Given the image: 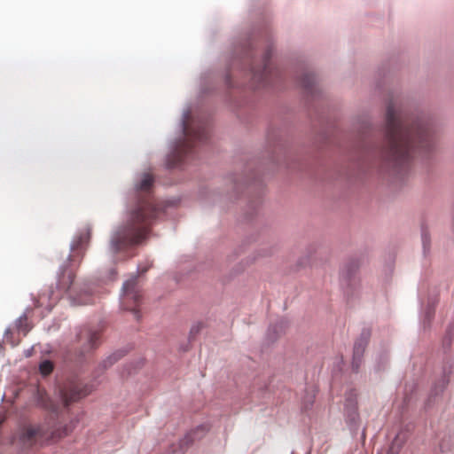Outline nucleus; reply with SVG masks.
<instances>
[{"instance_id":"f257e3e1","label":"nucleus","mask_w":454,"mask_h":454,"mask_svg":"<svg viewBox=\"0 0 454 454\" xmlns=\"http://www.w3.org/2000/svg\"><path fill=\"white\" fill-rule=\"evenodd\" d=\"M436 143V131L429 120L419 116L404 118L394 104L387 106L380 154L393 168L408 166L414 158L429 156Z\"/></svg>"},{"instance_id":"f03ea898","label":"nucleus","mask_w":454,"mask_h":454,"mask_svg":"<svg viewBox=\"0 0 454 454\" xmlns=\"http://www.w3.org/2000/svg\"><path fill=\"white\" fill-rule=\"evenodd\" d=\"M153 177L145 173L136 185L137 201L123 226L119 228L111 239V248L117 253L129 246L140 243L146 236L150 223L155 219L160 209L152 196Z\"/></svg>"},{"instance_id":"7ed1b4c3","label":"nucleus","mask_w":454,"mask_h":454,"mask_svg":"<svg viewBox=\"0 0 454 454\" xmlns=\"http://www.w3.org/2000/svg\"><path fill=\"white\" fill-rule=\"evenodd\" d=\"M73 428L72 422L67 424L51 417L49 421L43 425L24 427L20 434L19 441L24 448H31L37 443L58 441L68 435Z\"/></svg>"},{"instance_id":"20e7f679","label":"nucleus","mask_w":454,"mask_h":454,"mask_svg":"<svg viewBox=\"0 0 454 454\" xmlns=\"http://www.w3.org/2000/svg\"><path fill=\"white\" fill-rule=\"evenodd\" d=\"M90 239V229L86 228L81 231L78 235L74 238L71 245V254L68 257L70 266L67 268H62L61 273L59 277L58 286L63 293H70L73 303L74 305H85L90 303L89 301H82L77 299L72 295V286L74 278V268L79 265L82 259L84 256L87 246Z\"/></svg>"},{"instance_id":"39448f33","label":"nucleus","mask_w":454,"mask_h":454,"mask_svg":"<svg viewBox=\"0 0 454 454\" xmlns=\"http://www.w3.org/2000/svg\"><path fill=\"white\" fill-rule=\"evenodd\" d=\"M183 132L186 141L177 149L180 158L192 150V143L194 141L204 142L208 137L207 126L205 123H199L193 127L189 123L188 116H185L183 121Z\"/></svg>"},{"instance_id":"423d86ee","label":"nucleus","mask_w":454,"mask_h":454,"mask_svg":"<svg viewBox=\"0 0 454 454\" xmlns=\"http://www.w3.org/2000/svg\"><path fill=\"white\" fill-rule=\"evenodd\" d=\"M92 391V386L79 380H70L59 389V396L67 407L72 403L87 396Z\"/></svg>"},{"instance_id":"0eeeda50","label":"nucleus","mask_w":454,"mask_h":454,"mask_svg":"<svg viewBox=\"0 0 454 454\" xmlns=\"http://www.w3.org/2000/svg\"><path fill=\"white\" fill-rule=\"evenodd\" d=\"M123 294L121 300V305L124 309L131 310L134 312L136 317L138 319V309L141 294L137 288V279L132 278L126 281L122 287Z\"/></svg>"},{"instance_id":"6e6552de","label":"nucleus","mask_w":454,"mask_h":454,"mask_svg":"<svg viewBox=\"0 0 454 454\" xmlns=\"http://www.w3.org/2000/svg\"><path fill=\"white\" fill-rule=\"evenodd\" d=\"M270 57L271 49H268L263 55L262 65L259 67L253 66L251 67L253 78L260 83H267L269 82V76L271 74V67L270 62Z\"/></svg>"},{"instance_id":"1a4fd4ad","label":"nucleus","mask_w":454,"mask_h":454,"mask_svg":"<svg viewBox=\"0 0 454 454\" xmlns=\"http://www.w3.org/2000/svg\"><path fill=\"white\" fill-rule=\"evenodd\" d=\"M370 339V332L364 331L360 338L355 342L353 352V366L357 370L361 358Z\"/></svg>"},{"instance_id":"9d476101","label":"nucleus","mask_w":454,"mask_h":454,"mask_svg":"<svg viewBox=\"0 0 454 454\" xmlns=\"http://www.w3.org/2000/svg\"><path fill=\"white\" fill-rule=\"evenodd\" d=\"M80 340H85L88 342V348H94L98 346L100 333L97 331H92L91 329L86 328L83 329L78 335Z\"/></svg>"},{"instance_id":"9b49d317","label":"nucleus","mask_w":454,"mask_h":454,"mask_svg":"<svg viewBox=\"0 0 454 454\" xmlns=\"http://www.w3.org/2000/svg\"><path fill=\"white\" fill-rule=\"evenodd\" d=\"M300 85L306 90L308 93H313V88L315 85V76L311 73H306L300 80Z\"/></svg>"},{"instance_id":"f8f14e48","label":"nucleus","mask_w":454,"mask_h":454,"mask_svg":"<svg viewBox=\"0 0 454 454\" xmlns=\"http://www.w3.org/2000/svg\"><path fill=\"white\" fill-rule=\"evenodd\" d=\"M39 394H40V399H39L40 404L43 408L50 410L52 412L56 413L58 411V406L51 400H50L47 397V395H44L41 394L40 392H39Z\"/></svg>"},{"instance_id":"ddd939ff","label":"nucleus","mask_w":454,"mask_h":454,"mask_svg":"<svg viewBox=\"0 0 454 454\" xmlns=\"http://www.w3.org/2000/svg\"><path fill=\"white\" fill-rule=\"evenodd\" d=\"M39 371L42 375L47 376L53 371V364L51 361L45 360L40 364Z\"/></svg>"},{"instance_id":"4468645a","label":"nucleus","mask_w":454,"mask_h":454,"mask_svg":"<svg viewBox=\"0 0 454 454\" xmlns=\"http://www.w3.org/2000/svg\"><path fill=\"white\" fill-rule=\"evenodd\" d=\"M403 441L400 440L399 436H396L389 447L387 454H398L399 450L403 447Z\"/></svg>"},{"instance_id":"2eb2a0df","label":"nucleus","mask_w":454,"mask_h":454,"mask_svg":"<svg viewBox=\"0 0 454 454\" xmlns=\"http://www.w3.org/2000/svg\"><path fill=\"white\" fill-rule=\"evenodd\" d=\"M18 331L22 332L24 335L27 333L29 329L27 327V317H20L18 321Z\"/></svg>"},{"instance_id":"dca6fc26","label":"nucleus","mask_w":454,"mask_h":454,"mask_svg":"<svg viewBox=\"0 0 454 454\" xmlns=\"http://www.w3.org/2000/svg\"><path fill=\"white\" fill-rule=\"evenodd\" d=\"M201 327H202L201 324H197V325H193L190 331L191 338H194L200 332Z\"/></svg>"},{"instance_id":"f3484780","label":"nucleus","mask_w":454,"mask_h":454,"mask_svg":"<svg viewBox=\"0 0 454 454\" xmlns=\"http://www.w3.org/2000/svg\"><path fill=\"white\" fill-rule=\"evenodd\" d=\"M422 241H423L424 249L426 250L427 243H428V239H427V233H425V232L422 234Z\"/></svg>"},{"instance_id":"a211bd4d","label":"nucleus","mask_w":454,"mask_h":454,"mask_svg":"<svg viewBox=\"0 0 454 454\" xmlns=\"http://www.w3.org/2000/svg\"><path fill=\"white\" fill-rule=\"evenodd\" d=\"M441 390L443 389L449 383V380L444 376L442 380H441Z\"/></svg>"},{"instance_id":"6ab92c4d","label":"nucleus","mask_w":454,"mask_h":454,"mask_svg":"<svg viewBox=\"0 0 454 454\" xmlns=\"http://www.w3.org/2000/svg\"><path fill=\"white\" fill-rule=\"evenodd\" d=\"M10 335H12V332H11V330H7L5 332V334H4V339H5L6 341H10V340H9L10 339Z\"/></svg>"}]
</instances>
